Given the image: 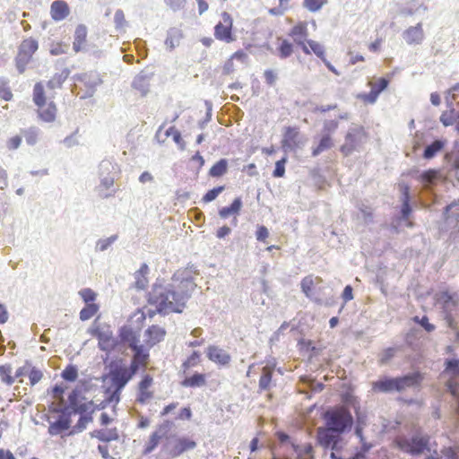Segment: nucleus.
I'll list each match as a JSON object with an SVG mask.
<instances>
[{"mask_svg":"<svg viewBox=\"0 0 459 459\" xmlns=\"http://www.w3.org/2000/svg\"><path fill=\"white\" fill-rule=\"evenodd\" d=\"M91 437H95L98 440L108 443L113 440L119 439V434L117 428L109 429H96L91 432Z\"/></svg>","mask_w":459,"mask_h":459,"instance_id":"24","label":"nucleus"},{"mask_svg":"<svg viewBox=\"0 0 459 459\" xmlns=\"http://www.w3.org/2000/svg\"><path fill=\"white\" fill-rule=\"evenodd\" d=\"M168 294V290L162 285L154 284L152 290L148 293L147 301L149 305L153 306L155 308H149L145 314L150 317H152L156 313L160 315L169 314L168 309L172 305V302L169 301Z\"/></svg>","mask_w":459,"mask_h":459,"instance_id":"4","label":"nucleus"},{"mask_svg":"<svg viewBox=\"0 0 459 459\" xmlns=\"http://www.w3.org/2000/svg\"><path fill=\"white\" fill-rule=\"evenodd\" d=\"M33 101L36 106L42 108L46 104L44 87L41 82H37L33 88Z\"/></svg>","mask_w":459,"mask_h":459,"instance_id":"39","label":"nucleus"},{"mask_svg":"<svg viewBox=\"0 0 459 459\" xmlns=\"http://www.w3.org/2000/svg\"><path fill=\"white\" fill-rule=\"evenodd\" d=\"M228 170V161L226 159H221L212 166L209 170V175L212 178H220L223 176Z\"/></svg>","mask_w":459,"mask_h":459,"instance_id":"37","label":"nucleus"},{"mask_svg":"<svg viewBox=\"0 0 459 459\" xmlns=\"http://www.w3.org/2000/svg\"><path fill=\"white\" fill-rule=\"evenodd\" d=\"M221 18V20L214 26V37L220 41L230 43L235 40L233 19L227 12H223Z\"/></svg>","mask_w":459,"mask_h":459,"instance_id":"7","label":"nucleus"},{"mask_svg":"<svg viewBox=\"0 0 459 459\" xmlns=\"http://www.w3.org/2000/svg\"><path fill=\"white\" fill-rule=\"evenodd\" d=\"M43 377L41 370L36 368L35 367H31L29 372V379L31 385H35L39 383Z\"/></svg>","mask_w":459,"mask_h":459,"instance_id":"61","label":"nucleus"},{"mask_svg":"<svg viewBox=\"0 0 459 459\" xmlns=\"http://www.w3.org/2000/svg\"><path fill=\"white\" fill-rule=\"evenodd\" d=\"M324 420L325 426L341 434L350 429L353 423L351 412L343 406L335 407L325 411Z\"/></svg>","mask_w":459,"mask_h":459,"instance_id":"3","label":"nucleus"},{"mask_svg":"<svg viewBox=\"0 0 459 459\" xmlns=\"http://www.w3.org/2000/svg\"><path fill=\"white\" fill-rule=\"evenodd\" d=\"M130 350L134 353L133 358H132L133 359L142 362L143 364L147 363L149 357H150V352H149V349L146 348L143 344H140L138 342L137 344H135V346L132 347Z\"/></svg>","mask_w":459,"mask_h":459,"instance_id":"29","label":"nucleus"},{"mask_svg":"<svg viewBox=\"0 0 459 459\" xmlns=\"http://www.w3.org/2000/svg\"><path fill=\"white\" fill-rule=\"evenodd\" d=\"M55 411L59 412L56 420L50 422L48 426V434L50 436H57L68 430L71 428L72 419L68 411L56 408Z\"/></svg>","mask_w":459,"mask_h":459,"instance_id":"13","label":"nucleus"},{"mask_svg":"<svg viewBox=\"0 0 459 459\" xmlns=\"http://www.w3.org/2000/svg\"><path fill=\"white\" fill-rule=\"evenodd\" d=\"M118 236L117 234L112 235L107 238H100L96 242L95 250L98 252H104L108 249V247L117 240Z\"/></svg>","mask_w":459,"mask_h":459,"instance_id":"47","label":"nucleus"},{"mask_svg":"<svg viewBox=\"0 0 459 459\" xmlns=\"http://www.w3.org/2000/svg\"><path fill=\"white\" fill-rule=\"evenodd\" d=\"M333 145V143L331 135L329 134H324L318 145L312 149V155L314 157L318 156L323 152L331 149Z\"/></svg>","mask_w":459,"mask_h":459,"instance_id":"32","label":"nucleus"},{"mask_svg":"<svg viewBox=\"0 0 459 459\" xmlns=\"http://www.w3.org/2000/svg\"><path fill=\"white\" fill-rule=\"evenodd\" d=\"M458 118L457 112L455 108L444 111L440 116V121L445 126L454 125Z\"/></svg>","mask_w":459,"mask_h":459,"instance_id":"46","label":"nucleus"},{"mask_svg":"<svg viewBox=\"0 0 459 459\" xmlns=\"http://www.w3.org/2000/svg\"><path fill=\"white\" fill-rule=\"evenodd\" d=\"M12 367L9 364L0 366V377L1 380L8 385L14 383V377H12Z\"/></svg>","mask_w":459,"mask_h":459,"instance_id":"48","label":"nucleus"},{"mask_svg":"<svg viewBox=\"0 0 459 459\" xmlns=\"http://www.w3.org/2000/svg\"><path fill=\"white\" fill-rule=\"evenodd\" d=\"M56 108L53 102H50L46 108H39L38 115L39 118L47 123L53 122L56 119Z\"/></svg>","mask_w":459,"mask_h":459,"instance_id":"31","label":"nucleus"},{"mask_svg":"<svg viewBox=\"0 0 459 459\" xmlns=\"http://www.w3.org/2000/svg\"><path fill=\"white\" fill-rule=\"evenodd\" d=\"M82 400H85V396L82 395L81 388L75 387L72 390V392L68 395L67 406H65L62 409L68 411L70 410V408H73L76 404L80 403Z\"/></svg>","mask_w":459,"mask_h":459,"instance_id":"36","label":"nucleus"},{"mask_svg":"<svg viewBox=\"0 0 459 459\" xmlns=\"http://www.w3.org/2000/svg\"><path fill=\"white\" fill-rule=\"evenodd\" d=\"M341 433L325 427H320L317 429V442L325 448H334L340 441Z\"/></svg>","mask_w":459,"mask_h":459,"instance_id":"15","label":"nucleus"},{"mask_svg":"<svg viewBox=\"0 0 459 459\" xmlns=\"http://www.w3.org/2000/svg\"><path fill=\"white\" fill-rule=\"evenodd\" d=\"M90 333L98 339V347L100 351L109 352L118 347L117 338H114L112 331L109 329L104 331L99 326H94L90 329Z\"/></svg>","mask_w":459,"mask_h":459,"instance_id":"8","label":"nucleus"},{"mask_svg":"<svg viewBox=\"0 0 459 459\" xmlns=\"http://www.w3.org/2000/svg\"><path fill=\"white\" fill-rule=\"evenodd\" d=\"M242 207V201L240 197H237L233 200L230 206L222 207L219 210V215L221 219H227L233 216L234 225L237 224V216L238 215Z\"/></svg>","mask_w":459,"mask_h":459,"instance_id":"20","label":"nucleus"},{"mask_svg":"<svg viewBox=\"0 0 459 459\" xmlns=\"http://www.w3.org/2000/svg\"><path fill=\"white\" fill-rule=\"evenodd\" d=\"M172 428V423L165 420L159 428L151 435L149 442L145 445L143 455L151 454L159 445L160 441L167 437L168 433Z\"/></svg>","mask_w":459,"mask_h":459,"instance_id":"14","label":"nucleus"},{"mask_svg":"<svg viewBox=\"0 0 459 459\" xmlns=\"http://www.w3.org/2000/svg\"><path fill=\"white\" fill-rule=\"evenodd\" d=\"M165 334L166 332L162 327L154 325L148 327L144 333L146 345L149 348L153 347L164 339Z\"/></svg>","mask_w":459,"mask_h":459,"instance_id":"18","label":"nucleus"},{"mask_svg":"<svg viewBox=\"0 0 459 459\" xmlns=\"http://www.w3.org/2000/svg\"><path fill=\"white\" fill-rule=\"evenodd\" d=\"M70 13L67 3L64 0H56L51 4L50 14L51 18L56 22L65 20Z\"/></svg>","mask_w":459,"mask_h":459,"instance_id":"17","label":"nucleus"},{"mask_svg":"<svg viewBox=\"0 0 459 459\" xmlns=\"http://www.w3.org/2000/svg\"><path fill=\"white\" fill-rule=\"evenodd\" d=\"M87 27L83 24H79L74 31V40L73 48L77 53L82 50V45L86 42Z\"/></svg>","mask_w":459,"mask_h":459,"instance_id":"27","label":"nucleus"},{"mask_svg":"<svg viewBox=\"0 0 459 459\" xmlns=\"http://www.w3.org/2000/svg\"><path fill=\"white\" fill-rule=\"evenodd\" d=\"M38 48V41L30 38L22 42L19 51L32 57V55L37 51Z\"/></svg>","mask_w":459,"mask_h":459,"instance_id":"38","label":"nucleus"},{"mask_svg":"<svg viewBox=\"0 0 459 459\" xmlns=\"http://www.w3.org/2000/svg\"><path fill=\"white\" fill-rule=\"evenodd\" d=\"M145 317H146L145 312L143 311L142 309H137V311L132 316V317L130 319V322L132 324L135 323L136 325L134 328V329H138V327H139V332H140L141 331V327H142V324L145 320Z\"/></svg>","mask_w":459,"mask_h":459,"instance_id":"57","label":"nucleus"},{"mask_svg":"<svg viewBox=\"0 0 459 459\" xmlns=\"http://www.w3.org/2000/svg\"><path fill=\"white\" fill-rule=\"evenodd\" d=\"M79 295L82 299V300L85 302V304H91L93 303V301L96 299V293L90 288L82 289L79 291Z\"/></svg>","mask_w":459,"mask_h":459,"instance_id":"55","label":"nucleus"},{"mask_svg":"<svg viewBox=\"0 0 459 459\" xmlns=\"http://www.w3.org/2000/svg\"><path fill=\"white\" fill-rule=\"evenodd\" d=\"M327 0H303V6L312 13L319 11Z\"/></svg>","mask_w":459,"mask_h":459,"instance_id":"52","label":"nucleus"},{"mask_svg":"<svg viewBox=\"0 0 459 459\" xmlns=\"http://www.w3.org/2000/svg\"><path fill=\"white\" fill-rule=\"evenodd\" d=\"M93 413L94 410H91L87 414L80 415L77 423L73 427L69 435H74L82 432L86 429L87 424L92 421Z\"/></svg>","mask_w":459,"mask_h":459,"instance_id":"30","label":"nucleus"},{"mask_svg":"<svg viewBox=\"0 0 459 459\" xmlns=\"http://www.w3.org/2000/svg\"><path fill=\"white\" fill-rule=\"evenodd\" d=\"M91 405H93V402L90 401L88 403H80L76 404L74 407L70 408L68 411V413L70 414V417L72 418V415L79 414V415H85L90 411Z\"/></svg>","mask_w":459,"mask_h":459,"instance_id":"49","label":"nucleus"},{"mask_svg":"<svg viewBox=\"0 0 459 459\" xmlns=\"http://www.w3.org/2000/svg\"><path fill=\"white\" fill-rule=\"evenodd\" d=\"M121 392L122 390H118L117 388H114L112 392L110 391V388H107L105 394H108V395L103 400L105 404L108 406L111 403H118L120 401Z\"/></svg>","mask_w":459,"mask_h":459,"instance_id":"53","label":"nucleus"},{"mask_svg":"<svg viewBox=\"0 0 459 459\" xmlns=\"http://www.w3.org/2000/svg\"><path fill=\"white\" fill-rule=\"evenodd\" d=\"M299 130L297 126H288L285 128L281 144L283 148L294 150L299 146Z\"/></svg>","mask_w":459,"mask_h":459,"instance_id":"16","label":"nucleus"},{"mask_svg":"<svg viewBox=\"0 0 459 459\" xmlns=\"http://www.w3.org/2000/svg\"><path fill=\"white\" fill-rule=\"evenodd\" d=\"M108 374L103 377V379L108 377L114 388L123 390L131 380L130 376L126 371V366L123 359L111 360L108 366Z\"/></svg>","mask_w":459,"mask_h":459,"instance_id":"6","label":"nucleus"},{"mask_svg":"<svg viewBox=\"0 0 459 459\" xmlns=\"http://www.w3.org/2000/svg\"><path fill=\"white\" fill-rule=\"evenodd\" d=\"M322 278L312 274L305 276L300 281V288L307 298L311 299L312 290L316 284L321 283Z\"/></svg>","mask_w":459,"mask_h":459,"instance_id":"26","label":"nucleus"},{"mask_svg":"<svg viewBox=\"0 0 459 459\" xmlns=\"http://www.w3.org/2000/svg\"><path fill=\"white\" fill-rule=\"evenodd\" d=\"M393 444L404 453L420 455L428 448L429 438L427 437L415 436L411 439H408L406 437L400 435L394 437Z\"/></svg>","mask_w":459,"mask_h":459,"instance_id":"5","label":"nucleus"},{"mask_svg":"<svg viewBox=\"0 0 459 459\" xmlns=\"http://www.w3.org/2000/svg\"><path fill=\"white\" fill-rule=\"evenodd\" d=\"M114 23L117 30L122 29L126 24L124 12L121 9H117L114 15Z\"/></svg>","mask_w":459,"mask_h":459,"instance_id":"62","label":"nucleus"},{"mask_svg":"<svg viewBox=\"0 0 459 459\" xmlns=\"http://www.w3.org/2000/svg\"><path fill=\"white\" fill-rule=\"evenodd\" d=\"M152 392L148 390H138L136 402L141 404H145L149 399L152 397Z\"/></svg>","mask_w":459,"mask_h":459,"instance_id":"64","label":"nucleus"},{"mask_svg":"<svg viewBox=\"0 0 459 459\" xmlns=\"http://www.w3.org/2000/svg\"><path fill=\"white\" fill-rule=\"evenodd\" d=\"M195 447L196 442L194 439L187 437H178L174 440V456L194 450Z\"/></svg>","mask_w":459,"mask_h":459,"instance_id":"21","label":"nucleus"},{"mask_svg":"<svg viewBox=\"0 0 459 459\" xmlns=\"http://www.w3.org/2000/svg\"><path fill=\"white\" fill-rule=\"evenodd\" d=\"M306 44L310 50V54L314 53L321 60L325 57V48L320 42L313 39H307Z\"/></svg>","mask_w":459,"mask_h":459,"instance_id":"43","label":"nucleus"},{"mask_svg":"<svg viewBox=\"0 0 459 459\" xmlns=\"http://www.w3.org/2000/svg\"><path fill=\"white\" fill-rule=\"evenodd\" d=\"M154 74V67H145L134 78L131 83L132 88L139 91L142 96H146L150 91V82L152 80Z\"/></svg>","mask_w":459,"mask_h":459,"instance_id":"11","label":"nucleus"},{"mask_svg":"<svg viewBox=\"0 0 459 459\" xmlns=\"http://www.w3.org/2000/svg\"><path fill=\"white\" fill-rule=\"evenodd\" d=\"M31 56L18 51V55L15 58L16 68L20 74H22L28 63L30 61Z\"/></svg>","mask_w":459,"mask_h":459,"instance_id":"51","label":"nucleus"},{"mask_svg":"<svg viewBox=\"0 0 459 459\" xmlns=\"http://www.w3.org/2000/svg\"><path fill=\"white\" fill-rule=\"evenodd\" d=\"M117 342L119 345H126L129 349L140 342L139 328L134 329L132 325H124L118 329Z\"/></svg>","mask_w":459,"mask_h":459,"instance_id":"12","label":"nucleus"},{"mask_svg":"<svg viewBox=\"0 0 459 459\" xmlns=\"http://www.w3.org/2000/svg\"><path fill=\"white\" fill-rule=\"evenodd\" d=\"M443 148L444 143L439 140H436L430 145L426 147L423 152V157L427 160L432 159Z\"/></svg>","mask_w":459,"mask_h":459,"instance_id":"41","label":"nucleus"},{"mask_svg":"<svg viewBox=\"0 0 459 459\" xmlns=\"http://www.w3.org/2000/svg\"><path fill=\"white\" fill-rule=\"evenodd\" d=\"M279 44L277 53L280 58L285 59L290 57L294 52V45L286 39H278Z\"/></svg>","mask_w":459,"mask_h":459,"instance_id":"28","label":"nucleus"},{"mask_svg":"<svg viewBox=\"0 0 459 459\" xmlns=\"http://www.w3.org/2000/svg\"><path fill=\"white\" fill-rule=\"evenodd\" d=\"M422 380L420 373H413L400 377H384L373 383V390L376 392L388 393L401 392L406 388L418 385Z\"/></svg>","mask_w":459,"mask_h":459,"instance_id":"2","label":"nucleus"},{"mask_svg":"<svg viewBox=\"0 0 459 459\" xmlns=\"http://www.w3.org/2000/svg\"><path fill=\"white\" fill-rule=\"evenodd\" d=\"M39 129L36 126H30L22 131L27 144L33 146L38 143Z\"/></svg>","mask_w":459,"mask_h":459,"instance_id":"42","label":"nucleus"},{"mask_svg":"<svg viewBox=\"0 0 459 459\" xmlns=\"http://www.w3.org/2000/svg\"><path fill=\"white\" fill-rule=\"evenodd\" d=\"M207 357L210 360L221 365H227L230 361V355L217 346L208 347Z\"/></svg>","mask_w":459,"mask_h":459,"instance_id":"19","label":"nucleus"},{"mask_svg":"<svg viewBox=\"0 0 459 459\" xmlns=\"http://www.w3.org/2000/svg\"><path fill=\"white\" fill-rule=\"evenodd\" d=\"M206 385V375L195 372V374L186 377L181 382L180 385L183 387H202Z\"/></svg>","mask_w":459,"mask_h":459,"instance_id":"25","label":"nucleus"},{"mask_svg":"<svg viewBox=\"0 0 459 459\" xmlns=\"http://www.w3.org/2000/svg\"><path fill=\"white\" fill-rule=\"evenodd\" d=\"M287 163V157H283L276 161L275 169L273 172L274 178H282L285 175V164Z\"/></svg>","mask_w":459,"mask_h":459,"instance_id":"56","label":"nucleus"},{"mask_svg":"<svg viewBox=\"0 0 459 459\" xmlns=\"http://www.w3.org/2000/svg\"><path fill=\"white\" fill-rule=\"evenodd\" d=\"M307 25V22L299 21L290 30L288 35L297 46L301 48L304 54L310 55V50L306 44L309 34Z\"/></svg>","mask_w":459,"mask_h":459,"instance_id":"10","label":"nucleus"},{"mask_svg":"<svg viewBox=\"0 0 459 459\" xmlns=\"http://www.w3.org/2000/svg\"><path fill=\"white\" fill-rule=\"evenodd\" d=\"M70 70L68 68L63 69L60 73L56 74L48 82V87L49 89L60 88L65 81L68 78Z\"/></svg>","mask_w":459,"mask_h":459,"instance_id":"33","label":"nucleus"},{"mask_svg":"<svg viewBox=\"0 0 459 459\" xmlns=\"http://www.w3.org/2000/svg\"><path fill=\"white\" fill-rule=\"evenodd\" d=\"M21 143H22V136L15 135V136L11 137L6 142V147L10 151H14L20 147Z\"/></svg>","mask_w":459,"mask_h":459,"instance_id":"63","label":"nucleus"},{"mask_svg":"<svg viewBox=\"0 0 459 459\" xmlns=\"http://www.w3.org/2000/svg\"><path fill=\"white\" fill-rule=\"evenodd\" d=\"M358 144V138L355 133L349 132L345 137V143L341 147L343 154L349 155L351 153Z\"/></svg>","mask_w":459,"mask_h":459,"instance_id":"35","label":"nucleus"},{"mask_svg":"<svg viewBox=\"0 0 459 459\" xmlns=\"http://www.w3.org/2000/svg\"><path fill=\"white\" fill-rule=\"evenodd\" d=\"M170 135H172V125L164 124L157 130L155 139L159 143H163Z\"/></svg>","mask_w":459,"mask_h":459,"instance_id":"45","label":"nucleus"},{"mask_svg":"<svg viewBox=\"0 0 459 459\" xmlns=\"http://www.w3.org/2000/svg\"><path fill=\"white\" fill-rule=\"evenodd\" d=\"M119 172L118 164L113 160L104 159L100 162L97 172L100 184L94 189L99 197L107 199L115 195L116 188L114 187V183Z\"/></svg>","mask_w":459,"mask_h":459,"instance_id":"1","label":"nucleus"},{"mask_svg":"<svg viewBox=\"0 0 459 459\" xmlns=\"http://www.w3.org/2000/svg\"><path fill=\"white\" fill-rule=\"evenodd\" d=\"M61 377L67 382H74L78 377V368L74 364L67 365L61 372Z\"/></svg>","mask_w":459,"mask_h":459,"instance_id":"44","label":"nucleus"},{"mask_svg":"<svg viewBox=\"0 0 459 459\" xmlns=\"http://www.w3.org/2000/svg\"><path fill=\"white\" fill-rule=\"evenodd\" d=\"M99 305L96 303L86 304L80 311V319L87 321L91 319L98 311Z\"/></svg>","mask_w":459,"mask_h":459,"instance_id":"40","label":"nucleus"},{"mask_svg":"<svg viewBox=\"0 0 459 459\" xmlns=\"http://www.w3.org/2000/svg\"><path fill=\"white\" fill-rule=\"evenodd\" d=\"M200 353L194 351L183 363L184 372L192 367H195L200 363Z\"/></svg>","mask_w":459,"mask_h":459,"instance_id":"54","label":"nucleus"},{"mask_svg":"<svg viewBox=\"0 0 459 459\" xmlns=\"http://www.w3.org/2000/svg\"><path fill=\"white\" fill-rule=\"evenodd\" d=\"M403 38L410 45L420 44L424 38L421 23H418L416 26L408 28L403 33Z\"/></svg>","mask_w":459,"mask_h":459,"instance_id":"23","label":"nucleus"},{"mask_svg":"<svg viewBox=\"0 0 459 459\" xmlns=\"http://www.w3.org/2000/svg\"><path fill=\"white\" fill-rule=\"evenodd\" d=\"M223 186H220L209 190L203 197L204 203H209L216 199V197L224 190Z\"/></svg>","mask_w":459,"mask_h":459,"instance_id":"59","label":"nucleus"},{"mask_svg":"<svg viewBox=\"0 0 459 459\" xmlns=\"http://www.w3.org/2000/svg\"><path fill=\"white\" fill-rule=\"evenodd\" d=\"M273 368L272 366H264L262 368V374L259 379V388L261 390H268L271 385Z\"/></svg>","mask_w":459,"mask_h":459,"instance_id":"34","label":"nucleus"},{"mask_svg":"<svg viewBox=\"0 0 459 459\" xmlns=\"http://www.w3.org/2000/svg\"><path fill=\"white\" fill-rule=\"evenodd\" d=\"M69 49V45L62 42L52 44L49 52L52 56L65 54Z\"/></svg>","mask_w":459,"mask_h":459,"instance_id":"60","label":"nucleus"},{"mask_svg":"<svg viewBox=\"0 0 459 459\" xmlns=\"http://www.w3.org/2000/svg\"><path fill=\"white\" fill-rule=\"evenodd\" d=\"M295 451L298 455V459H314L313 446L311 444H307L303 446H297Z\"/></svg>","mask_w":459,"mask_h":459,"instance_id":"50","label":"nucleus"},{"mask_svg":"<svg viewBox=\"0 0 459 459\" xmlns=\"http://www.w3.org/2000/svg\"><path fill=\"white\" fill-rule=\"evenodd\" d=\"M74 79L82 82L86 88L95 90L102 83V80L96 73H84L74 75Z\"/></svg>","mask_w":459,"mask_h":459,"instance_id":"22","label":"nucleus"},{"mask_svg":"<svg viewBox=\"0 0 459 459\" xmlns=\"http://www.w3.org/2000/svg\"><path fill=\"white\" fill-rule=\"evenodd\" d=\"M388 84L389 80L384 77L378 78L377 81H369L368 85L370 87V91L358 94L357 99L366 105L374 104L380 93L388 87Z\"/></svg>","mask_w":459,"mask_h":459,"instance_id":"9","label":"nucleus"},{"mask_svg":"<svg viewBox=\"0 0 459 459\" xmlns=\"http://www.w3.org/2000/svg\"><path fill=\"white\" fill-rule=\"evenodd\" d=\"M144 366H145V364L132 359L130 361L129 367H126V371L127 375L130 376V378L132 379L133 377L138 373L140 368Z\"/></svg>","mask_w":459,"mask_h":459,"instance_id":"58","label":"nucleus"}]
</instances>
